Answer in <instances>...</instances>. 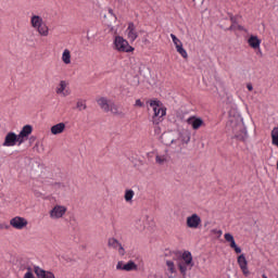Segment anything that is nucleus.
Wrapping results in <instances>:
<instances>
[{"label": "nucleus", "mask_w": 278, "mask_h": 278, "mask_svg": "<svg viewBox=\"0 0 278 278\" xmlns=\"http://www.w3.org/2000/svg\"><path fill=\"white\" fill-rule=\"evenodd\" d=\"M226 103L230 108L227 123L228 131H231L233 138L239 142H247L249 137L255 134V122L249 111V104L239 94L228 96Z\"/></svg>", "instance_id": "f257e3e1"}, {"label": "nucleus", "mask_w": 278, "mask_h": 278, "mask_svg": "<svg viewBox=\"0 0 278 278\" xmlns=\"http://www.w3.org/2000/svg\"><path fill=\"white\" fill-rule=\"evenodd\" d=\"M179 140L181 144H188L190 142V131L184 130L179 134L168 130L161 135V142L165 147H173L174 144H178Z\"/></svg>", "instance_id": "f03ea898"}, {"label": "nucleus", "mask_w": 278, "mask_h": 278, "mask_svg": "<svg viewBox=\"0 0 278 278\" xmlns=\"http://www.w3.org/2000/svg\"><path fill=\"white\" fill-rule=\"evenodd\" d=\"M97 103L103 112H111L114 116H123V111L113 100L100 97L97 99Z\"/></svg>", "instance_id": "7ed1b4c3"}, {"label": "nucleus", "mask_w": 278, "mask_h": 278, "mask_svg": "<svg viewBox=\"0 0 278 278\" xmlns=\"http://www.w3.org/2000/svg\"><path fill=\"white\" fill-rule=\"evenodd\" d=\"M30 24L31 27L38 31L39 36H49V26L45 24V21L39 15H31Z\"/></svg>", "instance_id": "20e7f679"}, {"label": "nucleus", "mask_w": 278, "mask_h": 278, "mask_svg": "<svg viewBox=\"0 0 278 278\" xmlns=\"http://www.w3.org/2000/svg\"><path fill=\"white\" fill-rule=\"evenodd\" d=\"M182 262H178V268L182 277H186V274L189 270H192V267L194 266V262L192 261V253L185 251L181 255Z\"/></svg>", "instance_id": "39448f33"}, {"label": "nucleus", "mask_w": 278, "mask_h": 278, "mask_svg": "<svg viewBox=\"0 0 278 278\" xmlns=\"http://www.w3.org/2000/svg\"><path fill=\"white\" fill-rule=\"evenodd\" d=\"M150 108H152L154 114H153V121L155 118H163V116L166 114V108L162 104V101L160 100H150Z\"/></svg>", "instance_id": "423d86ee"}, {"label": "nucleus", "mask_w": 278, "mask_h": 278, "mask_svg": "<svg viewBox=\"0 0 278 278\" xmlns=\"http://www.w3.org/2000/svg\"><path fill=\"white\" fill-rule=\"evenodd\" d=\"M114 47L117 51L123 53H131V51H134V48L129 46V42L121 36L115 37Z\"/></svg>", "instance_id": "0eeeda50"}, {"label": "nucleus", "mask_w": 278, "mask_h": 278, "mask_svg": "<svg viewBox=\"0 0 278 278\" xmlns=\"http://www.w3.org/2000/svg\"><path fill=\"white\" fill-rule=\"evenodd\" d=\"M10 225H11V227H13V229L21 230V229H25V227H27V225H29V222H27V219L25 217L15 216L10 219Z\"/></svg>", "instance_id": "6e6552de"}, {"label": "nucleus", "mask_w": 278, "mask_h": 278, "mask_svg": "<svg viewBox=\"0 0 278 278\" xmlns=\"http://www.w3.org/2000/svg\"><path fill=\"white\" fill-rule=\"evenodd\" d=\"M237 263L240 269L242 270L243 275L245 277H249V275H251V271H249V261H247V256L244 254H240L237 257Z\"/></svg>", "instance_id": "1a4fd4ad"}, {"label": "nucleus", "mask_w": 278, "mask_h": 278, "mask_svg": "<svg viewBox=\"0 0 278 278\" xmlns=\"http://www.w3.org/2000/svg\"><path fill=\"white\" fill-rule=\"evenodd\" d=\"M187 227L189 229H199V227H201V216L194 213L187 217Z\"/></svg>", "instance_id": "9d476101"}, {"label": "nucleus", "mask_w": 278, "mask_h": 278, "mask_svg": "<svg viewBox=\"0 0 278 278\" xmlns=\"http://www.w3.org/2000/svg\"><path fill=\"white\" fill-rule=\"evenodd\" d=\"M66 206L64 205H55L51 211H50V218H62L64 214H66Z\"/></svg>", "instance_id": "9b49d317"}, {"label": "nucleus", "mask_w": 278, "mask_h": 278, "mask_svg": "<svg viewBox=\"0 0 278 278\" xmlns=\"http://www.w3.org/2000/svg\"><path fill=\"white\" fill-rule=\"evenodd\" d=\"M224 238L226 240V242L229 243L230 249H233L235 253H237V255H240V253H242V249L240 247H238V244H236V239H233V235L226 232L224 235Z\"/></svg>", "instance_id": "f8f14e48"}, {"label": "nucleus", "mask_w": 278, "mask_h": 278, "mask_svg": "<svg viewBox=\"0 0 278 278\" xmlns=\"http://www.w3.org/2000/svg\"><path fill=\"white\" fill-rule=\"evenodd\" d=\"M108 247L109 249H118L119 255H125V248H123V244H121V241L116 238L112 237L108 240Z\"/></svg>", "instance_id": "ddd939ff"}, {"label": "nucleus", "mask_w": 278, "mask_h": 278, "mask_svg": "<svg viewBox=\"0 0 278 278\" xmlns=\"http://www.w3.org/2000/svg\"><path fill=\"white\" fill-rule=\"evenodd\" d=\"M34 273L37 278H55V274L50 270H45L40 266H34Z\"/></svg>", "instance_id": "4468645a"}, {"label": "nucleus", "mask_w": 278, "mask_h": 278, "mask_svg": "<svg viewBox=\"0 0 278 278\" xmlns=\"http://www.w3.org/2000/svg\"><path fill=\"white\" fill-rule=\"evenodd\" d=\"M16 142H18V136L14 132H9L5 138L4 142L2 143L3 147H15Z\"/></svg>", "instance_id": "2eb2a0df"}, {"label": "nucleus", "mask_w": 278, "mask_h": 278, "mask_svg": "<svg viewBox=\"0 0 278 278\" xmlns=\"http://www.w3.org/2000/svg\"><path fill=\"white\" fill-rule=\"evenodd\" d=\"M188 125H191L192 129H201L203 127L204 122L202 118L197 117V116H191L187 119Z\"/></svg>", "instance_id": "dca6fc26"}, {"label": "nucleus", "mask_w": 278, "mask_h": 278, "mask_svg": "<svg viewBox=\"0 0 278 278\" xmlns=\"http://www.w3.org/2000/svg\"><path fill=\"white\" fill-rule=\"evenodd\" d=\"M126 36L130 42H134L136 38H138V31H136V25H134V23L128 24Z\"/></svg>", "instance_id": "f3484780"}, {"label": "nucleus", "mask_w": 278, "mask_h": 278, "mask_svg": "<svg viewBox=\"0 0 278 278\" xmlns=\"http://www.w3.org/2000/svg\"><path fill=\"white\" fill-rule=\"evenodd\" d=\"M66 129V124L61 122L59 124L53 125L50 128V131L52 136H59V134H64V130Z\"/></svg>", "instance_id": "a211bd4d"}, {"label": "nucleus", "mask_w": 278, "mask_h": 278, "mask_svg": "<svg viewBox=\"0 0 278 278\" xmlns=\"http://www.w3.org/2000/svg\"><path fill=\"white\" fill-rule=\"evenodd\" d=\"M248 45L252 48V49H260V45H262V40H260V38H257V36H251L248 39ZM258 53H261V51L258 50Z\"/></svg>", "instance_id": "6ab92c4d"}, {"label": "nucleus", "mask_w": 278, "mask_h": 278, "mask_svg": "<svg viewBox=\"0 0 278 278\" xmlns=\"http://www.w3.org/2000/svg\"><path fill=\"white\" fill-rule=\"evenodd\" d=\"M31 131H34L31 125L24 126L20 132V138H28L29 136H31Z\"/></svg>", "instance_id": "aec40b11"}, {"label": "nucleus", "mask_w": 278, "mask_h": 278, "mask_svg": "<svg viewBox=\"0 0 278 278\" xmlns=\"http://www.w3.org/2000/svg\"><path fill=\"white\" fill-rule=\"evenodd\" d=\"M166 266H167V270L170 273V275L168 276L169 278H174L176 273H177V268L175 267V262L173 261H166Z\"/></svg>", "instance_id": "412c9836"}, {"label": "nucleus", "mask_w": 278, "mask_h": 278, "mask_svg": "<svg viewBox=\"0 0 278 278\" xmlns=\"http://www.w3.org/2000/svg\"><path fill=\"white\" fill-rule=\"evenodd\" d=\"M155 162L159 164V166H164V164L168 163V156L156 154Z\"/></svg>", "instance_id": "4be33fe9"}, {"label": "nucleus", "mask_w": 278, "mask_h": 278, "mask_svg": "<svg viewBox=\"0 0 278 278\" xmlns=\"http://www.w3.org/2000/svg\"><path fill=\"white\" fill-rule=\"evenodd\" d=\"M136 193L134 192V190L126 189L125 194H124V199H125L126 203H131L134 201V195Z\"/></svg>", "instance_id": "5701e85b"}, {"label": "nucleus", "mask_w": 278, "mask_h": 278, "mask_svg": "<svg viewBox=\"0 0 278 278\" xmlns=\"http://www.w3.org/2000/svg\"><path fill=\"white\" fill-rule=\"evenodd\" d=\"M66 81L61 80L59 87L56 88V94H62L63 97H66V92H64V90H66Z\"/></svg>", "instance_id": "b1692460"}, {"label": "nucleus", "mask_w": 278, "mask_h": 278, "mask_svg": "<svg viewBox=\"0 0 278 278\" xmlns=\"http://www.w3.org/2000/svg\"><path fill=\"white\" fill-rule=\"evenodd\" d=\"M62 62H64V64H71V50L65 49L63 51Z\"/></svg>", "instance_id": "393cba45"}, {"label": "nucleus", "mask_w": 278, "mask_h": 278, "mask_svg": "<svg viewBox=\"0 0 278 278\" xmlns=\"http://www.w3.org/2000/svg\"><path fill=\"white\" fill-rule=\"evenodd\" d=\"M138 268V265H136V263H134L132 261L128 262L127 264H125L123 266V270L126 271H130V270H136Z\"/></svg>", "instance_id": "a878e982"}, {"label": "nucleus", "mask_w": 278, "mask_h": 278, "mask_svg": "<svg viewBox=\"0 0 278 278\" xmlns=\"http://www.w3.org/2000/svg\"><path fill=\"white\" fill-rule=\"evenodd\" d=\"M215 92L218 94V97H220V99H224V97L227 94V89L225 87H216Z\"/></svg>", "instance_id": "bb28decb"}, {"label": "nucleus", "mask_w": 278, "mask_h": 278, "mask_svg": "<svg viewBox=\"0 0 278 278\" xmlns=\"http://www.w3.org/2000/svg\"><path fill=\"white\" fill-rule=\"evenodd\" d=\"M176 51L182 56V58H188V52L186 51V49H184V45L182 46H178L176 48Z\"/></svg>", "instance_id": "cd10ccee"}, {"label": "nucleus", "mask_w": 278, "mask_h": 278, "mask_svg": "<svg viewBox=\"0 0 278 278\" xmlns=\"http://www.w3.org/2000/svg\"><path fill=\"white\" fill-rule=\"evenodd\" d=\"M170 38L175 45V47H181L184 43H181V40H179V38H177V36H175L174 34H170Z\"/></svg>", "instance_id": "c85d7f7f"}, {"label": "nucleus", "mask_w": 278, "mask_h": 278, "mask_svg": "<svg viewBox=\"0 0 278 278\" xmlns=\"http://www.w3.org/2000/svg\"><path fill=\"white\" fill-rule=\"evenodd\" d=\"M76 108H78L79 110H86L88 106L84 104V102L78 101L76 104Z\"/></svg>", "instance_id": "c756f323"}, {"label": "nucleus", "mask_w": 278, "mask_h": 278, "mask_svg": "<svg viewBox=\"0 0 278 278\" xmlns=\"http://www.w3.org/2000/svg\"><path fill=\"white\" fill-rule=\"evenodd\" d=\"M135 108H144V102H141L140 99L136 100Z\"/></svg>", "instance_id": "7c9ffc66"}, {"label": "nucleus", "mask_w": 278, "mask_h": 278, "mask_svg": "<svg viewBox=\"0 0 278 278\" xmlns=\"http://www.w3.org/2000/svg\"><path fill=\"white\" fill-rule=\"evenodd\" d=\"M123 262H118L117 265H116V269L117 270H123Z\"/></svg>", "instance_id": "2f4dec72"}, {"label": "nucleus", "mask_w": 278, "mask_h": 278, "mask_svg": "<svg viewBox=\"0 0 278 278\" xmlns=\"http://www.w3.org/2000/svg\"><path fill=\"white\" fill-rule=\"evenodd\" d=\"M17 142H18L20 144H23V142H24V139L21 138V135L17 136Z\"/></svg>", "instance_id": "473e14b6"}, {"label": "nucleus", "mask_w": 278, "mask_h": 278, "mask_svg": "<svg viewBox=\"0 0 278 278\" xmlns=\"http://www.w3.org/2000/svg\"><path fill=\"white\" fill-rule=\"evenodd\" d=\"M247 88H248V90L251 92V91L253 90V85L248 84V85H247Z\"/></svg>", "instance_id": "72a5a7b5"}, {"label": "nucleus", "mask_w": 278, "mask_h": 278, "mask_svg": "<svg viewBox=\"0 0 278 278\" xmlns=\"http://www.w3.org/2000/svg\"><path fill=\"white\" fill-rule=\"evenodd\" d=\"M109 29H110V31H111L112 34H116V30L114 29V27L109 26Z\"/></svg>", "instance_id": "f704fd0d"}, {"label": "nucleus", "mask_w": 278, "mask_h": 278, "mask_svg": "<svg viewBox=\"0 0 278 278\" xmlns=\"http://www.w3.org/2000/svg\"><path fill=\"white\" fill-rule=\"evenodd\" d=\"M230 29H236V25H231V26H230Z\"/></svg>", "instance_id": "c9c22d12"}, {"label": "nucleus", "mask_w": 278, "mask_h": 278, "mask_svg": "<svg viewBox=\"0 0 278 278\" xmlns=\"http://www.w3.org/2000/svg\"><path fill=\"white\" fill-rule=\"evenodd\" d=\"M109 12H110V14H114L113 11H112V9H110Z\"/></svg>", "instance_id": "e433bc0d"}, {"label": "nucleus", "mask_w": 278, "mask_h": 278, "mask_svg": "<svg viewBox=\"0 0 278 278\" xmlns=\"http://www.w3.org/2000/svg\"><path fill=\"white\" fill-rule=\"evenodd\" d=\"M231 22H232V23H236V20H235L233 17H231Z\"/></svg>", "instance_id": "4c0bfd02"}, {"label": "nucleus", "mask_w": 278, "mask_h": 278, "mask_svg": "<svg viewBox=\"0 0 278 278\" xmlns=\"http://www.w3.org/2000/svg\"><path fill=\"white\" fill-rule=\"evenodd\" d=\"M238 29H242V26H238Z\"/></svg>", "instance_id": "58836bf2"}, {"label": "nucleus", "mask_w": 278, "mask_h": 278, "mask_svg": "<svg viewBox=\"0 0 278 278\" xmlns=\"http://www.w3.org/2000/svg\"><path fill=\"white\" fill-rule=\"evenodd\" d=\"M218 233H219V235L223 233V230H219Z\"/></svg>", "instance_id": "ea45409f"}, {"label": "nucleus", "mask_w": 278, "mask_h": 278, "mask_svg": "<svg viewBox=\"0 0 278 278\" xmlns=\"http://www.w3.org/2000/svg\"><path fill=\"white\" fill-rule=\"evenodd\" d=\"M263 278H268L266 275H263Z\"/></svg>", "instance_id": "a19ab883"}, {"label": "nucleus", "mask_w": 278, "mask_h": 278, "mask_svg": "<svg viewBox=\"0 0 278 278\" xmlns=\"http://www.w3.org/2000/svg\"><path fill=\"white\" fill-rule=\"evenodd\" d=\"M159 134H160V128H157V130H156Z\"/></svg>", "instance_id": "79ce46f5"}, {"label": "nucleus", "mask_w": 278, "mask_h": 278, "mask_svg": "<svg viewBox=\"0 0 278 278\" xmlns=\"http://www.w3.org/2000/svg\"><path fill=\"white\" fill-rule=\"evenodd\" d=\"M1 227H3V226L0 225V229H1Z\"/></svg>", "instance_id": "37998d69"}, {"label": "nucleus", "mask_w": 278, "mask_h": 278, "mask_svg": "<svg viewBox=\"0 0 278 278\" xmlns=\"http://www.w3.org/2000/svg\"><path fill=\"white\" fill-rule=\"evenodd\" d=\"M1 227H3V226L0 225V229H1Z\"/></svg>", "instance_id": "c03bdc74"}]
</instances>
